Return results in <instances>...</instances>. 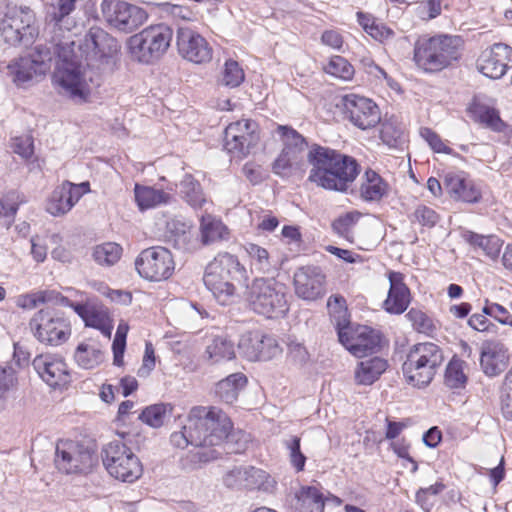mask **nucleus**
I'll return each instance as SVG.
<instances>
[{
    "label": "nucleus",
    "instance_id": "f257e3e1",
    "mask_svg": "<svg viewBox=\"0 0 512 512\" xmlns=\"http://www.w3.org/2000/svg\"><path fill=\"white\" fill-rule=\"evenodd\" d=\"M75 10V0H60L58 4L46 7L45 33L50 35V46H35L33 52L11 61L8 75L17 86H23L36 75H44L50 68L49 62L54 56L59 58L54 73L55 83L61 93L76 103H84L90 97V88L86 81V73L80 64L68 60L69 42L64 41V32L75 26L70 14Z\"/></svg>",
    "mask_w": 512,
    "mask_h": 512
},
{
    "label": "nucleus",
    "instance_id": "f03ea898",
    "mask_svg": "<svg viewBox=\"0 0 512 512\" xmlns=\"http://www.w3.org/2000/svg\"><path fill=\"white\" fill-rule=\"evenodd\" d=\"M276 132L283 143L282 152L296 161H300L308 148L309 182L325 190L348 192L360 173V165L354 157L317 143L309 145L303 135L288 125H278Z\"/></svg>",
    "mask_w": 512,
    "mask_h": 512
},
{
    "label": "nucleus",
    "instance_id": "7ed1b4c3",
    "mask_svg": "<svg viewBox=\"0 0 512 512\" xmlns=\"http://www.w3.org/2000/svg\"><path fill=\"white\" fill-rule=\"evenodd\" d=\"M232 422L225 412L217 407H193L180 431L170 436L174 447L184 449L189 445L197 448L191 455L193 463L205 464L220 458L229 439Z\"/></svg>",
    "mask_w": 512,
    "mask_h": 512
},
{
    "label": "nucleus",
    "instance_id": "20e7f679",
    "mask_svg": "<svg viewBox=\"0 0 512 512\" xmlns=\"http://www.w3.org/2000/svg\"><path fill=\"white\" fill-rule=\"evenodd\" d=\"M464 46L465 41L460 35L419 38L414 45L413 61L425 73L440 72L460 61Z\"/></svg>",
    "mask_w": 512,
    "mask_h": 512
},
{
    "label": "nucleus",
    "instance_id": "39448f33",
    "mask_svg": "<svg viewBox=\"0 0 512 512\" xmlns=\"http://www.w3.org/2000/svg\"><path fill=\"white\" fill-rule=\"evenodd\" d=\"M246 279V269L235 255L219 253L206 266L203 282L215 299L222 305L234 296L235 283Z\"/></svg>",
    "mask_w": 512,
    "mask_h": 512
},
{
    "label": "nucleus",
    "instance_id": "423d86ee",
    "mask_svg": "<svg viewBox=\"0 0 512 512\" xmlns=\"http://www.w3.org/2000/svg\"><path fill=\"white\" fill-rule=\"evenodd\" d=\"M66 32L67 31H65L64 34ZM62 39L69 42L68 48H70V44H73L70 40H66L65 37ZM118 48V42L114 37L99 27H91L79 46L81 55L85 57L86 67L74 59L68 58V60L81 65L82 71H85L86 73L87 84H89V81H93V77L90 75L89 70L97 69L99 71H104L106 69H111L115 64L114 58L118 52ZM68 51L67 55L69 56L71 51L70 49H68ZM89 88L91 89V87Z\"/></svg>",
    "mask_w": 512,
    "mask_h": 512
},
{
    "label": "nucleus",
    "instance_id": "0eeeda50",
    "mask_svg": "<svg viewBox=\"0 0 512 512\" xmlns=\"http://www.w3.org/2000/svg\"><path fill=\"white\" fill-rule=\"evenodd\" d=\"M443 360V351L438 345L432 342L417 343L410 348L402 364L403 376L413 387H426L433 380Z\"/></svg>",
    "mask_w": 512,
    "mask_h": 512
},
{
    "label": "nucleus",
    "instance_id": "6e6552de",
    "mask_svg": "<svg viewBox=\"0 0 512 512\" xmlns=\"http://www.w3.org/2000/svg\"><path fill=\"white\" fill-rule=\"evenodd\" d=\"M287 288L271 278H256L249 292V303L254 312L267 318H278L288 312Z\"/></svg>",
    "mask_w": 512,
    "mask_h": 512
},
{
    "label": "nucleus",
    "instance_id": "1a4fd4ad",
    "mask_svg": "<svg viewBox=\"0 0 512 512\" xmlns=\"http://www.w3.org/2000/svg\"><path fill=\"white\" fill-rule=\"evenodd\" d=\"M29 326L40 343L52 347L66 343L72 334L70 320L63 312L49 307L37 311Z\"/></svg>",
    "mask_w": 512,
    "mask_h": 512
},
{
    "label": "nucleus",
    "instance_id": "9d476101",
    "mask_svg": "<svg viewBox=\"0 0 512 512\" xmlns=\"http://www.w3.org/2000/svg\"><path fill=\"white\" fill-rule=\"evenodd\" d=\"M172 37V29L165 24L149 26L130 37L129 49L139 62L149 64L167 51Z\"/></svg>",
    "mask_w": 512,
    "mask_h": 512
},
{
    "label": "nucleus",
    "instance_id": "9b49d317",
    "mask_svg": "<svg viewBox=\"0 0 512 512\" xmlns=\"http://www.w3.org/2000/svg\"><path fill=\"white\" fill-rule=\"evenodd\" d=\"M102 461L108 473L123 482L132 483L142 474V465L132 449L119 440L105 445Z\"/></svg>",
    "mask_w": 512,
    "mask_h": 512
},
{
    "label": "nucleus",
    "instance_id": "f8f14e48",
    "mask_svg": "<svg viewBox=\"0 0 512 512\" xmlns=\"http://www.w3.org/2000/svg\"><path fill=\"white\" fill-rule=\"evenodd\" d=\"M35 20V14L28 7L10 9L0 22L3 40L11 46L31 45L39 33Z\"/></svg>",
    "mask_w": 512,
    "mask_h": 512
},
{
    "label": "nucleus",
    "instance_id": "ddd939ff",
    "mask_svg": "<svg viewBox=\"0 0 512 512\" xmlns=\"http://www.w3.org/2000/svg\"><path fill=\"white\" fill-rule=\"evenodd\" d=\"M55 465L65 474L89 472L97 461L93 449L72 440H59L55 450Z\"/></svg>",
    "mask_w": 512,
    "mask_h": 512
},
{
    "label": "nucleus",
    "instance_id": "4468645a",
    "mask_svg": "<svg viewBox=\"0 0 512 512\" xmlns=\"http://www.w3.org/2000/svg\"><path fill=\"white\" fill-rule=\"evenodd\" d=\"M135 268L142 278L158 282L168 279L173 274L175 263L168 249L154 246L144 249L137 256Z\"/></svg>",
    "mask_w": 512,
    "mask_h": 512
},
{
    "label": "nucleus",
    "instance_id": "2eb2a0df",
    "mask_svg": "<svg viewBox=\"0 0 512 512\" xmlns=\"http://www.w3.org/2000/svg\"><path fill=\"white\" fill-rule=\"evenodd\" d=\"M101 10L110 26L126 33L137 29L148 18L145 9L119 0H103Z\"/></svg>",
    "mask_w": 512,
    "mask_h": 512
},
{
    "label": "nucleus",
    "instance_id": "dca6fc26",
    "mask_svg": "<svg viewBox=\"0 0 512 512\" xmlns=\"http://www.w3.org/2000/svg\"><path fill=\"white\" fill-rule=\"evenodd\" d=\"M340 343L355 357L362 358L381 348V334L368 326H338Z\"/></svg>",
    "mask_w": 512,
    "mask_h": 512
},
{
    "label": "nucleus",
    "instance_id": "f3484780",
    "mask_svg": "<svg viewBox=\"0 0 512 512\" xmlns=\"http://www.w3.org/2000/svg\"><path fill=\"white\" fill-rule=\"evenodd\" d=\"M345 117L361 130L375 127L381 120L380 109L371 99L357 94L342 97Z\"/></svg>",
    "mask_w": 512,
    "mask_h": 512
},
{
    "label": "nucleus",
    "instance_id": "a211bd4d",
    "mask_svg": "<svg viewBox=\"0 0 512 512\" xmlns=\"http://www.w3.org/2000/svg\"><path fill=\"white\" fill-rule=\"evenodd\" d=\"M239 352L249 361H268L281 354V347L274 336L260 331H251L241 335Z\"/></svg>",
    "mask_w": 512,
    "mask_h": 512
},
{
    "label": "nucleus",
    "instance_id": "6ab92c4d",
    "mask_svg": "<svg viewBox=\"0 0 512 512\" xmlns=\"http://www.w3.org/2000/svg\"><path fill=\"white\" fill-rule=\"evenodd\" d=\"M176 45L179 54L195 64L207 63L212 59L213 50L208 41L190 27L178 28Z\"/></svg>",
    "mask_w": 512,
    "mask_h": 512
},
{
    "label": "nucleus",
    "instance_id": "aec40b11",
    "mask_svg": "<svg viewBox=\"0 0 512 512\" xmlns=\"http://www.w3.org/2000/svg\"><path fill=\"white\" fill-rule=\"evenodd\" d=\"M32 365L39 377L51 388L63 389L71 382V375L66 362L57 355H37Z\"/></svg>",
    "mask_w": 512,
    "mask_h": 512
},
{
    "label": "nucleus",
    "instance_id": "412c9836",
    "mask_svg": "<svg viewBox=\"0 0 512 512\" xmlns=\"http://www.w3.org/2000/svg\"><path fill=\"white\" fill-rule=\"evenodd\" d=\"M512 67V47L504 43H495L482 52L477 68L484 76L499 79Z\"/></svg>",
    "mask_w": 512,
    "mask_h": 512
},
{
    "label": "nucleus",
    "instance_id": "4be33fe9",
    "mask_svg": "<svg viewBox=\"0 0 512 512\" xmlns=\"http://www.w3.org/2000/svg\"><path fill=\"white\" fill-rule=\"evenodd\" d=\"M294 287L300 298L316 300L325 293V275L319 267H301L294 274Z\"/></svg>",
    "mask_w": 512,
    "mask_h": 512
},
{
    "label": "nucleus",
    "instance_id": "5701e85b",
    "mask_svg": "<svg viewBox=\"0 0 512 512\" xmlns=\"http://www.w3.org/2000/svg\"><path fill=\"white\" fill-rule=\"evenodd\" d=\"M388 280L390 287L383 307L389 314L400 315L407 310L411 302L410 289L404 283V275L400 272L390 271Z\"/></svg>",
    "mask_w": 512,
    "mask_h": 512
},
{
    "label": "nucleus",
    "instance_id": "b1692460",
    "mask_svg": "<svg viewBox=\"0 0 512 512\" xmlns=\"http://www.w3.org/2000/svg\"><path fill=\"white\" fill-rule=\"evenodd\" d=\"M232 478H235L240 486L250 490L257 489L271 492L276 484L275 480L266 471L253 466L233 469L225 479L227 485H232L230 482Z\"/></svg>",
    "mask_w": 512,
    "mask_h": 512
},
{
    "label": "nucleus",
    "instance_id": "393cba45",
    "mask_svg": "<svg viewBox=\"0 0 512 512\" xmlns=\"http://www.w3.org/2000/svg\"><path fill=\"white\" fill-rule=\"evenodd\" d=\"M507 359V349L503 343L494 340L482 343L480 366L485 375H499L505 369Z\"/></svg>",
    "mask_w": 512,
    "mask_h": 512
},
{
    "label": "nucleus",
    "instance_id": "a878e982",
    "mask_svg": "<svg viewBox=\"0 0 512 512\" xmlns=\"http://www.w3.org/2000/svg\"><path fill=\"white\" fill-rule=\"evenodd\" d=\"M444 185L448 193L456 200L467 203H477L481 199V190L473 180L463 174L447 173Z\"/></svg>",
    "mask_w": 512,
    "mask_h": 512
},
{
    "label": "nucleus",
    "instance_id": "bb28decb",
    "mask_svg": "<svg viewBox=\"0 0 512 512\" xmlns=\"http://www.w3.org/2000/svg\"><path fill=\"white\" fill-rule=\"evenodd\" d=\"M388 193L389 184L376 171L367 169L361 177L360 198L369 203L380 202Z\"/></svg>",
    "mask_w": 512,
    "mask_h": 512
},
{
    "label": "nucleus",
    "instance_id": "cd10ccee",
    "mask_svg": "<svg viewBox=\"0 0 512 512\" xmlns=\"http://www.w3.org/2000/svg\"><path fill=\"white\" fill-rule=\"evenodd\" d=\"M461 236L474 250L482 251L484 255L492 260L498 258L503 245L499 237L495 235H482L470 230L463 231Z\"/></svg>",
    "mask_w": 512,
    "mask_h": 512
},
{
    "label": "nucleus",
    "instance_id": "c85d7f7f",
    "mask_svg": "<svg viewBox=\"0 0 512 512\" xmlns=\"http://www.w3.org/2000/svg\"><path fill=\"white\" fill-rule=\"evenodd\" d=\"M73 358L78 367L90 370L103 363L105 355L100 344L90 341L79 343L75 348Z\"/></svg>",
    "mask_w": 512,
    "mask_h": 512
},
{
    "label": "nucleus",
    "instance_id": "c756f323",
    "mask_svg": "<svg viewBox=\"0 0 512 512\" xmlns=\"http://www.w3.org/2000/svg\"><path fill=\"white\" fill-rule=\"evenodd\" d=\"M247 381L243 373L230 374L216 384L215 395L220 401L232 404L237 400L240 391L246 387Z\"/></svg>",
    "mask_w": 512,
    "mask_h": 512
},
{
    "label": "nucleus",
    "instance_id": "7c9ffc66",
    "mask_svg": "<svg viewBox=\"0 0 512 512\" xmlns=\"http://www.w3.org/2000/svg\"><path fill=\"white\" fill-rule=\"evenodd\" d=\"M388 368V362L381 357H372L358 363L355 381L360 385H372Z\"/></svg>",
    "mask_w": 512,
    "mask_h": 512
},
{
    "label": "nucleus",
    "instance_id": "2f4dec72",
    "mask_svg": "<svg viewBox=\"0 0 512 512\" xmlns=\"http://www.w3.org/2000/svg\"><path fill=\"white\" fill-rule=\"evenodd\" d=\"M134 196L137 206L141 211L152 209L162 204H168L173 199L170 193L140 184H135Z\"/></svg>",
    "mask_w": 512,
    "mask_h": 512
},
{
    "label": "nucleus",
    "instance_id": "473e14b6",
    "mask_svg": "<svg viewBox=\"0 0 512 512\" xmlns=\"http://www.w3.org/2000/svg\"><path fill=\"white\" fill-rule=\"evenodd\" d=\"M201 241L204 245L227 240L229 229L218 218L211 214H203L200 219Z\"/></svg>",
    "mask_w": 512,
    "mask_h": 512
},
{
    "label": "nucleus",
    "instance_id": "72a5a7b5",
    "mask_svg": "<svg viewBox=\"0 0 512 512\" xmlns=\"http://www.w3.org/2000/svg\"><path fill=\"white\" fill-rule=\"evenodd\" d=\"M205 355L211 363L232 360L235 357V345L226 335H216L206 346Z\"/></svg>",
    "mask_w": 512,
    "mask_h": 512
},
{
    "label": "nucleus",
    "instance_id": "f704fd0d",
    "mask_svg": "<svg viewBox=\"0 0 512 512\" xmlns=\"http://www.w3.org/2000/svg\"><path fill=\"white\" fill-rule=\"evenodd\" d=\"M76 204L65 182L55 188L46 203V211L58 217L68 213Z\"/></svg>",
    "mask_w": 512,
    "mask_h": 512
},
{
    "label": "nucleus",
    "instance_id": "c9c22d12",
    "mask_svg": "<svg viewBox=\"0 0 512 512\" xmlns=\"http://www.w3.org/2000/svg\"><path fill=\"white\" fill-rule=\"evenodd\" d=\"M324 505L323 493L314 486H307L301 489L296 510L297 512H323Z\"/></svg>",
    "mask_w": 512,
    "mask_h": 512
},
{
    "label": "nucleus",
    "instance_id": "e433bc0d",
    "mask_svg": "<svg viewBox=\"0 0 512 512\" xmlns=\"http://www.w3.org/2000/svg\"><path fill=\"white\" fill-rule=\"evenodd\" d=\"M180 194L193 209H200L207 202L200 183L189 174L180 183Z\"/></svg>",
    "mask_w": 512,
    "mask_h": 512
},
{
    "label": "nucleus",
    "instance_id": "4c0bfd02",
    "mask_svg": "<svg viewBox=\"0 0 512 512\" xmlns=\"http://www.w3.org/2000/svg\"><path fill=\"white\" fill-rule=\"evenodd\" d=\"M259 141V134L257 132L248 133V135H236L234 139L224 137V148L228 153L236 158H244L249 154L250 149L253 148Z\"/></svg>",
    "mask_w": 512,
    "mask_h": 512
},
{
    "label": "nucleus",
    "instance_id": "58836bf2",
    "mask_svg": "<svg viewBox=\"0 0 512 512\" xmlns=\"http://www.w3.org/2000/svg\"><path fill=\"white\" fill-rule=\"evenodd\" d=\"M172 410L169 403L153 404L143 409L138 418L150 427L159 428L172 415Z\"/></svg>",
    "mask_w": 512,
    "mask_h": 512
},
{
    "label": "nucleus",
    "instance_id": "ea45409f",
    "mask_svg": "<svg viewBox=\"0 0 512 512\" xmlns=\"http://www.w3.org/2000/svg\"><path fill=\"white\" fill-rule=\"evenodd\" d=\"M380 138L391 148H402L407 141L404 127L392 119L381 124Z\"/></svg>",
    "mask_w": 512,
    "mask_h": 512
},
{
    "label": "nucleus",
    "instance_id": "a19ab883",
    "mask_svg": "<svg viewBox=\"0 0 512 512\" xmlns=\"http://www.w3.org/2000/svg\"><path fill=\"white\" fill-rule=\"evenodd\" d=\"M246 251L251 258L252 266L260 273L271 274L276 270V265L272 263L268 251L254 243L246 245Z\"/></svg>",
    "mask_w": 512,
    "mask_h": 512
},
{
    "label": "nucleus",
    "instance_id": "79ce46f5",
    "mask_svg": "<svg viewBox=\"0 0 512 512\" xmlns=\"http://www.w3.org/2000/svg\"><path fill=\"white\" fill-rule=\"evenodd\" d=\"M122 255V247L114 242H106L97 245L93 249V259L101 266H112L116 264Z\"/></svg>",
    "mask_w": 512,
    "mask_h": 512
},
{
    "label": "nucleus",
    "instance_id": "37998d69",
    "mask_svg": "<svg viewBox=\"0 0 512 512\" xmlns=\"http://www.w3.org/2000/svg\"><path fill=\"white\" fill-rule=\"evenodd\" d=\"M406 318L411 322L412 327L418 333L432 337L437 332V325L432 317L418 308H411L406 314Z\"/></svg>",
    "mask_w": 512,
    "mask_h": 512
},
{
    "label": "nucleus",
    "instance_id": "c03bdc74",
    "mask_svg": "<svg viewBox=\"0 0 512 512\" xmlns=\"http://www.w3.org/2000/svg\"><path fill=\"white\" fill-rule=\"evenodd\" d=\"M444 381L446 386L452 389L461 388L467 382V376L464 373V362L453 357L445 370Z\"/></svg>",
    "mask_w": 512,
    "mask_h": 512
},
{
    "label": "nucleus",
    "instance_id": "a18cd8bd",
    "mask_svg": "<svg viewBox=\"0 0 512 512\" xmlns=\"http://www.w3.org/2000/svg\"><path fill=\"white\" fill-rule=\"evenodd\" d=\"M168 231L174 236L175 246L179 249H187L191 242V225L180 219H172L167 223Z\"/></svg>",
    "mask_w": 512,
    "mask_h": 512
},
{
    "label": "nucleus",
    "instance_id": "49530a36",
    "mask_svg": "<svg viewBox=\"0 0 512 512\" xmlns=\"http://www.w3.org/2000/svg\"><path fill=\"white\" fill-rule=\"evenodd\" d=\"M284 447L288 451L291 466L301 472L305 468L307 457L301 451V438L299 436H291L284 441Z\"/></svg>",
    "mask_w": 512,
    "mask_h": 512
},
{
    "label": "nucleus",
    "instance_id": "de8ad7c7",
    "mask_svg": "<svg viewBox=\"0 0 512 512\" xmlns=\"http://www.w3.org/2000/svg\"><path fill=\"white\" fill-rule=\"evenodd\" d=\"M245 79V74L239 63L229 59L225 62L222 71L221 83L229 88L240 86Z\"/></svg>",
    "mask_w": 512,
    "mask_h": 512
},
{
    "label": "nucleus",
    "instance_id": "09e8293b",
    "mask_svg": "<svg viewBox=\"0 0 512 512\" xmlns=\"http://www.w3.org/2000/svg\"><path fill=\"white\" fill-rule=\"evenodd\" d=\"M325 70L328 74L346 81L351 80L355 72L348 60L339 55L331 57Z\"/></svg>",
    "mask_w": 512,
    "mask_h": 512
},
{
    "label": "nucleus",
    "instance_id": "8fccbe9b",
    "mask_svg": "<svg viewBox=\"0 0 512 512\" xmlns=\"http://www.w3.org/2000/svg\"><path fill=\"white\" fill-rule=\"evenodd\" d=\"M26 202L23 194L17 191H10L0 199V215L13 219L16 215L19 205Z\"/></svg>",
    "mask_w": 512,
    "mask_h": 512
},
{
    "label": "nucleus",
    "instance_id": "3c124183",
    "mask_svg": "<svg viewBox=\"0 0 512 512\" xmlns=\"http://www.w3.org/2000/svg\"><path fill=\"white\" fill-rule=\"evenodd\" d=\"M443 0H423L416 2L414 6L415 15L424 21L438 17L442 11Z\"/></svg>",
    "mask_w": 512,
    "mask_h": 512
},
{
    "label": "nucleus",
    "instance_id": "603ef678",
    "mask_svg": "<svg viewBox=\"0 0 512 512\" xmlns=\"http://www.w3.org/2000/svg\"><path fill=\"white\" fill-rule=\"evenodd\" d=\"M482 312L499 323L512 327V314L504 306L486 300Z\"/></svg>",
    "mask_w": 512,
    "mask_h": 512
},
{
    "label": "nucleus",
    "instance_id": "864d4df0",
    "mask_svg": "<svg viewBox=\"0 0 512 512\" xmlns=\"http://www.w3.org/2000/svg\"><path fill=\"white\" fill-rule=\"evenodd\" d=\"M475 113L481 123L494 130H500L502 121L495 108L482 105L476 108Z\"/></svg>",
    "mask_w": 512,
    "mask_h": 512
},
{
    "label": "nucleus",
    "instance_id": "5fc2aeb1",
    "mask_svg": "<svg viewBox=\"0 0 512 512\" xmlns=\"http://www.w3.org/2000/svg\"><path fill=\"white\" fill-rule=\"evenodd\" d=\"M252 132H257V124L254 121L243 119L230 123L224 131V137L234 139L236 135H248Z\"/></svg>",
    "mask_w": 512,
    "mask_h": 512
},
{
    "label": "nucleus",
    "instance_id": "6e6d98bb",
    "mask_svg": "<svg viewBox=\"0 0 512 512\" xmlns=\"http://www.w3.org/2000/svg\"><path fill=\"white\" fill-rule=\"evenodd\" d=\"M420 135L434 152L452 154L453 150L445 145L440 136L430 128H421Z\"/></svg>",
    "mask_w": 512,
    "mask_h": 512
},
{
    "label": "nucleus",
    "instance_id": "4d7b16f0",
    "mask_svg": "<svg viewBox=\"0 0 512 512\" xmlns=\"http://www.w3.org/2000/svg\"><path fill=\"white\" fill-rule=\"evenodd\" d=\"M415 219L425 227H434L439 221L437 212L426 205H419L414 211Z\"/></svg>",
    "mask_w": 512,
    "mask_h": 512
},
{
    "label": "nucleus",
    "instance_id": "13d9d810",
    "mask_svg": "<svg viewBox=\"0 0 512 512\" xmlns=\"http://www.w3.org/2000/svg\"><path fill=\"white\" fill-rule=\"evenodd\" d=\"M13 152L24 159H29L34 153L33 140L30 136H20L12 139Z\"/></svg>",
    "mask_w": 512,
    "mask_h": 512
},
{
    "label": "nucleus",
    "instance_id": "bf43d9fd",
    "mask_svg": "<svg viewBox=\"0 0 512 512\" xmlns=\"http://www.w3.org/2000/svg\"><path fill=\"white\" fill-rule=\"evenodd\" d=\"M156 365V355L155 349L151 342L147 341L145 343V351L142 360V365L138 370V375L140 377H146L150 375V373L154 370Z\"/></svg>",
    "mask_w": 512,
    "mask_h": 512
},
{
    "label": "nucleus",
    "instance_id": "052dcab7",
    "mask_svg": "<svg viewBox=\"0 0 512 512\" xmlns=\"http://www.w3.org/2000/svg\"><path fill=\"white\" fill-rule=\"evenodd\" d=\"M488 315L482 313H475L468 319V325L479 332L496 333L497 326L493 324L488 318Z\"/></svg>",
    "mask_w": 512,
    "mask_h": 512
},
{
    "label": "nucleus",
    "instance_id": "680f3d73",
    "mask_svg": "<svg viewBox=\"0 0 512 512\" xmlns=\"http://www.w3.org/2000/svg\"><path fill=\"white\" fill-rule=\"evenodd\" d=\"M297 163L298 161L281 151L274 161L272 169L275 174L283 176L288 173L294 164Z\"/></svg>",
    "mask_w": 512,
    "mask_h": 512
},
{
    "label": "nucleus",
    "instance_id": "e2e57ef3",
    "mask_svg": "<svg viewBox=\"0 0 512 512\" xmlns=\"http://www.w3.org/2000/svg\"><path fill=\"white\" fill-rule=\"evenodd\" d=\"M39 291L22 294L17 297L16 305L22 309L31 310L42 304V298Z\"/></svg>",
    "mask_w": 512,
    "mask_h": 512
},
{
    "label": "nucleus",
    "instance_id": "0e129e2a",
    "mask_svg": "<svg viewBox=\"0 0 512 512\" xmlns=\"http://www.w3.org/2000/svg\"><path fill=\"white\" fill-rule=\"evenodd\" d=\"M355 218L353 214L346 213L344 216H340L332 223L333 230L340 236H346L350 228L354 225Z\"/></svg>",
    "mask_w": 512,
    "mask_h": 512
},
{
    "label": "nucleus",
    "instance_id": "69168bd1",
    "mask_svg": "<svg viewBox=\"0 0 512 512\" xmlns=\"http://www.w3.org/2000/svg\"><path fill=\"white\" fill-rule=\"evenodd\" d=\"M14 381V370L11 367L0 366V399L10 390Z\"/></svg>",
    "mask_w": 512,
    "mask_h": 512
},
{
    "label": "nucleus",
    "instance_id": "338daca9",
    "mask_svg": "<svg viewBox=\"0 0 512 512\" xmlns=\"http://www.w3.org/2000/svg\"><path fill=\"white\" fill-rule=\"evenodd\" d=\"M31 254L38 263L44 262L47 257V246L38 236L31 238Z\"/></svg>",
    "mask_w": 512,
    "mask_h": 512
},
{
    "label": "nucleus",
    "instance_id": "774afa93",
    "mask_svg": "<svg viewBox=\"0 0 512 512\" xmlns=\"http://www.w3.org/2000/svg\"><path fill=\"white\" fill-rule=\"evenodd\" d=\"M321 41L324 45L333 49H341L343 45V38L336 30H326L322 33Z\"/></svg>",
    "mask_w": 512,
    "mask_h": 512
}]
</instances>
